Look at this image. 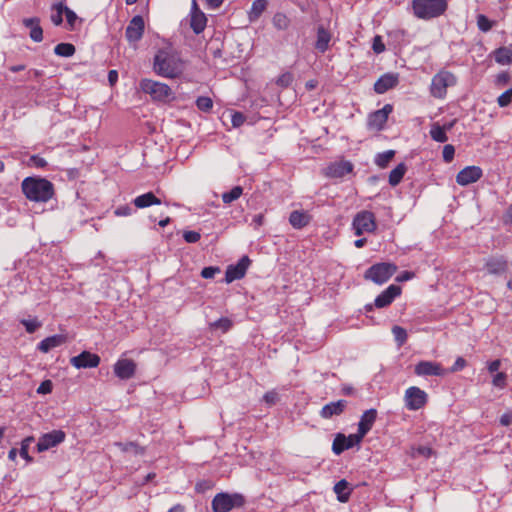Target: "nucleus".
I'll list each match as a JSON object with an SVG mask.
<instances>
[{
	"label": "nucleus",
	"instance_id": "61",
	"mask_svg": "<svg viewBox=\"0 0 512 512\" xmlns=\"http://www.w3.org/2000/svg\"><path fill=\"white\" fill-rule=\"evenodd\" d=\"M467 365V362L464 358L458 357L453 364V366L450 368L451 372H458L461 371L463 368H465Z\"/></svg>",
	"mask_w": 512,
	"mask_h": 512
},
{
	"label": "nucleus",
	"instance_id": "12",
	"mask_svg": "<svg viewBox=\"0 0 512 512\" xmlns=\"http://www.w3.org/2000/svg\"><path fill=\"white\" fill-rule=\"evenodd\" d=\"M66 438V434L62 430H53L51 432L43 434L37 443V451L44 452L50 448L56 447L62 443Z\"/></svg>",
	"mask_w": 512,
	"mask_h": 512
},
{
	"label": "nucleus",
	"instance_id": "7",
	"mask_svg": "<svg viewBox=\"0 0 512 512\" xmlns=\"http://www.w3.org/2000/svg\"><path fill=\"white\" fill-rule=\"evenodd\" d=\"M396 271L397 266L395 264L386 262L376 263L366 270L364 278L381 285L387 282Z\"/></svg>",
	"mask_w": 512,
	"mask_h": 512
},
{
	"label": "nucleus",
	"instance_id": "22",
	"mask_svg": "<svg viewBox=\"0 0 512 512\" xmlns=\"http://www.w3.org/2000/svg\"><path fill=\"white\" fill-rule=\"evenodd\" d=\"M399 82L398 75L393 73L383 74L374 84V91L377 94H384L388 90L397 86Z\"/></svg>",
	"mask_w": 512,
	"mask_h": 512
},
{
	"label": "nucleus",
	"instance_id": "51",
	"mask_svg": "<svg viewBox=\"0 0 512 512\" xmlns=\"http://www.w3.org/2000/svg\"><path fill=\"white\" fill-rule=\"evenodd\" d=\"M292 82H293V74L290 72L283 73L282 75H280L277 78V81H276L277 85L284 87V88L290 86Z\"/></svg>",
	"mask_w": 512,
	"mask_h": 512
},
{
	"label": "nucleus",
	"instance_id": "55",
	"mask_svg": "<svg viewBox=\"0 0 512 512\" xmlns=\"http://www.w3.org/2000/svg\"><path fill=\"white\" fill-rule=\"evenodd\" d=\"M183 238L187 243H196L200 240L201 235L196 231H185Z\"/></svg>",
	"mask_w": 512,
	"mask_h": 512
},
{
	"label": "nucleus",
	"instance_id": "18",
	"mask_svg": "<svg viewBox=\"0 0 512 512\" xmlns=\"http://www.w3.org/2000/svg\"><path fill=\"white\" fill-rule=\"evenodd\" d=\"M445 372L440 363L432 361H420L414 368V373L417 376H443Z\"/></svg>",
	"mask_w": 512,
	"mask_h": 512
},
{
	"label": "nucleus",
	"instance_id": "3",
	"mask_svg": "<svg viewBox=\"0 0 512 512\" xmlns=\"http://www.w3.org/2000/svg\"><path fill=\"white\" fill-rule=\"evenodd\" d=\"M411 8L417 19L428 21L446 13L448 0H412Z\"/></svg>",
	"mask_w": 512,
	"mask_h": 512
},
{
	"label": "nucleus",
	"instance_id": "23",
	"mask_svg": "<svg viewBox=\"0 0 512 512\" xmlns=\"http://www.w3.org/2000/svg\"><path fill=\"white\" fill-rule=\"evenodd\" d=\"M377 418V410L374 408H371L369 410H366L358 423V431L357 433L361 435L363 438L366 436V434L372 429L375 421Z\"/></svg>",
	"mask_w": 512,
	"mask_h": 512
},
{
	"label": "nucleus",
	"instance_id": "16",
	"mask_svg": "<svg viewBox=\"0 0 512 512\" xmlns=\"http://www.w3.org/2000/svg\"><path fill=\"white\" fill-rule=\"evenodd\" d=\"M482 175L483 171L479 166H467L456 175V183L460 186H467L477 182Z\"/></svg>",
	"mask_w": 512,
	"mask_h": 512
},
{
	"label": "nucleus",
	"instance_id": "14",
	"mask_svg": "<svg viewBox=\"0 0 512 512\" xmlns=\"http://www.w3.org/2000/svg\"><path fill=\"white\" fill-rule=\"evenodd\" d=\"M99 355L90 351H83L70 359V364L76 369L96 368L100 364Z\"/></svg>",
	"mask_w": 512,
	"mask_h": 512
},
{
	"label": "nucleus",
	"instance_id": "54",
	"mask_svg": "<svg viewBox=\"0 0 512 512\" xmlns=\"http://www.w3.org/2000/svg\"><path fill=\"white\" fill-rule=\"evenodd\" d=\"M64 14L66 16L68 25L70 26V28H73L77 20L76 13L64 5Z\"/></svg>",
	"mask_w": 512,
	"mask_h": 512
},
{
	"label": "nucleus",
	"instance_id": "2",
	"mask_svg": "<svg viewBox=\"0 0 512 512\" xmlns=\"http://www.w3.org/2000/svg\"><path fill=\"white\" fill-rule=\"evenodd\" d=\"M21 189L25 197L33 202L46 203L54 196V186L45 178L26 177Z\"/></svg>",
	"mask_w": 512,
	"mask_h": 512
},
{
	"label": "nucleus",
	"instance_id": "64",
	"mask_svg": "<svg viewBox=\"0 0 512 512\" xmlns=\"http://www.w3.org/2000/svg\"><path fill=\"white\" fill-rule=\"evenodd\" d=\"M500 424L503 426H509L510 424H512V413L511 412L504 413L500 417Z\"/></svg>",
	"mask_w": 512,
	"mask_h": 512
},
{
	"label": "nucleus",
	"instance_id": "33",
	"mask_svg": "<svg viewBox=\"0 0 512 512\" xmlns=\"http://www.w3.org/2000/svg\"><path fill=\"white\" fill-rule=\"evenodd\" d=\"M407 171V167L404 163L398 164L391 172L389 173V184L391 186H397L403 179L405 173Z\"/></svg>",
	"mask_w": 512,
	"mask_h": 512
},
{
	"label": "nucleus",
	"instance_id": "43",
	"mask_svg": "<svg viewBox=\"0 0 512 512\" xmlns=\"http://www.w3.org/2000/svg\"><path fill=\"white\" fill-rule=\"evenodd\" d=\"M392 333L398 346H402L405 344V342L407 341V332L404 328L395 325L392 328Z\"/></svg>",
	"mask_w": 512,
	"mask_h": 512
},
{
	"label": "nucleus",
	"instance_id": "44",
	"mask_svg": "<svg viewBox=\"0 0 512 512\" xmlns=\"http://www.w3.org/2000/svg\"><path fill=\"white\" fill-rule=\"evenodd\" d=\"M196 106L203 112H209L213 108V101L210 97L200 96L196 100Z\"/></svg>",
	"mask_w": 512,
	"mask_h": 512
},
{
	"label": "nucleus",
	"instance_id": "56",
	"mask_svg": "<svg viewBox=\"0 0 512 512\" xmlns=\"http://www.w3.org/2000/svg\"><path fill=\"white\" fill-rule=\"evenodd\" d=\"M53 384L51 380H44L37 388L38 394H49L52 392Z\"/></svg>",
	"mask_w": 512,
	"mask_h": 512
},
{
	"label": "nucleus",
	"instance_id": "48",
	"mask_svg": "<svg viewBox=\"0 0 512 512\" xmlns=\"http://www.w3.org/2000/svg\"><path fill=\"white\" fill-rule=\"evenodd\" d=\"M263 401L268 406H273L279 401V394L276 390H270L263 395Z\"/></svg>",
	"mask_w": 512,
	"mask_h": 512
},
{
	"label": "nucleus",
	"instance_id": "1",
	"mask_svg": "<svg viewBox=\"0 0 512 512\" xmlns=\"http://www.w3.org/2000/svg\"><path fill=\"white\" fill-rule=\"evenodd\" d=\"M153 68L159 76L172 79L182 74L184 61L173 49H160L154 57Z\"/></svg>",
	"mask_w": 512,
	"mask_h": 512
},
{
	"label": "nucleus",
	"instance_id": "13",
	"mask_svg": "<svg viewBox=\"0 0 512 512\" xmlns=\"http://www.w3.org/2000/svg\"><path fill=\"white\" fill-rule=\"evenodd\" d=\"M251 263L248 256H243L235 265H229L225 272V282L232 283L235 280L242 279Z\"/></svg>",
	"mask_w": 512,
	"mask_h": 512
},
{
	"label": "nucleus",
	"instance_id": "24",
	"mask_svg": "<svg viewBox=\"0 0 512 512\" xmlns=\"http://www.w3.org/2000/svg\"><path fill=\"white\" fill-rule=\"evenodd\" d=\"M347 406V401L340 399L335 402H330L326 405H324L319 414L324 419H330L333 416H338L342 414Z\"/></svg>",
	"mask_w": 512,
	"mask_h": 512
},
{
	"label": "nucleus",
	"instance_id": "31",
	"mask_svg": "<svg viewBox=\"0 0 512 512\" xmlns=\"http://www.w3.org/2000/svg\"><path fill=\"white\" fill-rule=\"evenodd\" d=\"M334 492L337 494V499L341 503H346L351 494V489H349V483L342 479L338 481L333 488Z\"/></svg>",
	"mask_w": 512,
	"mask_h": 512
},
{
	"label": "nucleus",
	"instance_id": "50",
	"mask_svg": "<svg viewBox=\"0 0 512 512\" xmlns=\"http://www.w3.org/2000/svg\"><path fill=\"white\" fill-rule=\"evenodd\" d=\"M454 155H455L454 146L451 144H446L443 147V151H442V156H443L444 162H446V163L452 162L454 159Z\"/></svg>",
	"mask_w": 512,
	"mask_h": 512
},
{
	"label": "nucleus",
	"instance_id": "11",
	"mask_svg": "<svg viewBox=\"0 0 512 512\" xmlns=\"http://www.w3.org/2000/svg\"><path fill=\"white\" fill-rule=\"evenodd\" d=\"M145 23L140 15L134 16L128 23L125 30V37L130 44L138 43L144 34Z\"/></svg>",
	"mask_w": 512,
	"mask_h": 512
},
{
	"label": "nucleus",
	"instance_id": "17",
	"mask_svg": "<svg viewBox=\"0 0 512 512\" xmlns=\"http://www.w3.org/2000/svg\"><path fill=\"white\" fill-rule=\"evenodd\" d=\"M391 104H385L382 109L374 111L368 117V127L371 129L381 130L386 124L389 114L392 113Z\"/></svg>",
	"mask_w": 512,
	"mask_h": 512
},
{
	"label": "nucleus",
	"instance_id": "45",
	"mask_svg": "<svg viewBox=\"0 0 512 512\" xmlns=\"http://www.w3.org/2000/svg\"><path fill=\"white\" fill-rule=\"evenodd\" d=\"M33 440H34V438L32 436H28L25 439H23L21 442V448H20L19 453H20L21 457H23L28 462H31L33 460L32 457L28 453L30 444L33 442Z\"/></svg>",
	"mask_w": 512,
	"mask_h": 512
},
{
	"label": "nucleus",
	"instance_id": "53",
	"mask_svg": "<svg viewBox=\"0 0 512 512\" xmlns=\"http://www.w3.org/2000/svg\"><path fill=\"white\" fill-rule=\"evenodd\" d=\"M507 375L504 372L497 373L492 380L495 387L503 389L506 386Z\"/></svg>",
	"mask_w": 512,
	"mask_h": 512
},
{
	"label": "nucleus",
	"instance_id": "59",
	"mask_svg": "<svg viewBox=\"0 0 512 512\" xmlns=\"http://www.w3.org/2000/svg\"><path fill=\"white\" fill-rule=\"evenodd\" d=\"M231 122L234 127H239L245 122V116L241 112H234L231 116Z\"/></svg>",
	"mask_w": 512,
	"mask_h": 512
},
{
	"label": "nucleus",
	"instance_id": "52",
	"mask_svg": "<svg viewBox=\"0 0 512 512\" xmlns=\"http://www.w3.org/2000/svg\"><path fill=\"white\" fill-rule=\"evenodd\" d=\"M221 270L219 267L217 266H208V267H204L201 271V276L204 278V279H212L214 278V276L218 273H220Z\"/></svg>",
	"mask_w": 512,
	"mask_h": 512
},
{
	"label": "nucleus",
	"instance_id": "42",
	"mask_svg": "<svg viewBox=\"0 0 512 512\" xmlns=\"http://www.w3.org/2000/svg\"><path fill=\"white\" fill-rule=\"evenodd\" d=\"M232 327V321L227 317H222L212 323H210V328L214 330H221L223 333H226Z\"/></svg>",
	"mask_w": 512,
	"mask_h": 512
},
{
	"label": "nucleus",
	"instance_id": "36",
	"mask_svg": "<svg viewBox=\"0 0 512 512\" xmlns=\"http://www.w3.org/2000/svg\"><path fill=\"white\" fill-rule=\"evenodd\" d=\"M395 151L394 150H387L382 153H378L375 157V164L379 168H386L390 161L394 158Z\"/></svg>",
	"mask_w": 512,
	"mask_h": 512
},
{
	"label": "nucleus",
	"instance_id": "63",
	"mask_svg": "<svg viewBox=\"0 0 512 512\" xmlns=\"http://www.w3.org/2000/svg\"><path fill=\"white\" fill-rule=\"evenodd\" d=\"M416 453L418 455H421L425 458H429L433 455V450L432 448L430 447H427V446H419L417 449H416Z\"/></svg>",
	"mask_w": 512,
	"mask_h": 512
},
{
	"label": "nucleus",
	"instance_id": "20",
	"mask_svg": "<svg viewBox=\"0 0 512 512\" xmlns=\"http://www.w3.org/2000/svg\"><path fill=\"white\" fill-rule=\"evenodd\" d=\"M402 289L400 286L391 284L384 291L379 294L374 301V305L377 308L388 307L396 297L400 296Z\"/></svg>",
	"mask_w": 512,
	"mask_h": 512
},
{
	"label": "nucleus",
	"instance_id": "5",
	"mask_svg": "<svg viewBox=\"0 0 512 512\" xmlns=\"http://www.w3.org/2000/svg\"><path fill=\"white\" fill-rule=\"evenodd\" d=\"M139 85L140 89L149 94L154 101L167 102L172 99V89L165 83L152 79H142Z\"/></svg>",
	"mask_w": 512,
	"mask_h": 512
},
{
	"label": "nucleus",
	"instance_id": "27",
	"mask_svg": "<svg viewBox=\"0 0 512 512\" xmlns=\"http://www.w3.org/2000/svg\"><path fill=\"white\" fill-rule=\"evenodd\" d=\"M311 215L302 210H295L290 213L289 223L295 229H302L311 222Z\"/></svg>",
	"mask_w": 512,
	"mask_h": 512
},
{
	"label": "nucleus",
	"instance_id": "38",
	"mask_svg": "<svg viewBox=\"0 0 512 512\" xmlns=\"http://www.w3.org/2000/svg\"><path fill=\"white\" fill-rule=\"evenodd\" d=\"M243 193V188L241 186H234L230 191L224 192L222 194V201L225 204H230L233 201L239 199Z\"/></svg>",
	"mask_w": 512,
	"mask_h": 512
},
{
	"label": "nucleus",
	"instance_id": "47",
	"mask_svg": "<svg viewBox=\"0 0 512 512\" xmlns=\"http://www.w3.org/2000/svg\"><path fill=\"white\" fill-rule=\"evenodd\" d=\"M477 26L480 31L488 32L489 30L492 29L493 23L485 15L479 14L477 16Z\"/></svg>",
	"mask_w": 512,
	"mask_h": 512
},
{
	"label": "nucleus",
	"instance_id": "32",
	"mask_svg": "<svg viewBox=\"0 0 512 512\" xmlns=\"http://www.w3.org/2000/svg\"><path fill=\"white\" fill-rule=\"evenodd\" d=\"M493 54L495 61L500 65H509L512 63V49L509 47L497 48Z\"/></svg>",
	"mask_w": 512,
	"mask_h": 512
},
{
	"label": "nucleus",
	"instance_id": "8",
	"mask_svg": "<svg viewBox=\"0 0 512 512\" xmlns=\"http://www.w3.org/2000/svg\"><path fill=\"white\" fill-rule=\"evenodd\" d=\"M352 227L356 236L373 233L377 229L374 213L367 210L358 212L353 218Z\"/></svg>",
	"mask_w": 512,
	"mask_h": 512
},
{
	"label": "nucleus",
	"instance_id": "30",
	"mask_svg": "<svg viewBox=\"0 0 512 512\" xmlns=\"http://www.w3.org/2000/svg\"><path fill=\"white\" fill-rule=\"evenodd\" d=\"M331 40V35L328 30H326L323 26L318 27L317 29V40L315 43V47L318 51L324 53L329 46V42Z\"/></svg>",
	"mask_w": 512,
	"mask_h": 512
},
{
	"label": "nucleus",
	"instance_id": "19",
	"mask_svg": "<svg viewBox=\"0 0 512 512\" xmlns=\"http://www.w3.org/2000/svg\"><path fill=\"white\" fill-rule=\"evenodd\" d=\"M485 269L491 275H501L508 271L509 262L503 255L491 256L485 260Z\"/></svg>",
	"mask_w": 512,
	"mask_h": 512
},
{
	"label": "nucleus",
	"instance_id": "62",
	"mask_svg": "<svg viewBox=\"0 0 512 512\" xmlns=\"http://www.w3.org/2000/svg\"><path fill=\"white\" fill-rule=\"evenodd\" d=\"M510 80V75L507 72H501L496 77V85L504 86Z\"/></svg>",
	"mask_w": 512,
	"mask_h": 512
},
{
	"label": "nucleus",
	"instance_id": "40",
	"mask_svg": "<svg viewBox=\"0 0 512 512\" xmlns=\"http://www.w3.org/2000/svg\"><path fill=\"white\" fill-rule=\"evenodd\" d=\"M52 9L54 12L51 14V21L54 25L59 26L63 22L64 4L61 2L54 4Z\"/></svg>",
	"mask_w": 512,
	"mask_h": 512
},
{
	"label": "nucleus",
	"instance_id": "37",
	"mask_svg": "<svg viewBox=\"0 0 512 512\" xmlns=\"http://www.w3.org/2000/svg\"><path fill=\"white\" fill-rule=\"evenodd\" d=\"M75 51V46L71 43H59L54 48V53L61 57H71Z\"/></svg>",
	"mask_w": 512,
	"mask_h": 512
},
{
	"label": "nucleus",
	"instance_id": "60",
	"mask_svg": "<svg viewBox=\"0 0 512 512\" xmlns=\"http://www.w3.org/2000/svg\"><path fill=\"white\" fill-rule=\"evenodd\" d=\"M30 163L37 168H44L47 165V161L38 155H32Z\"/></svg>",
	"mask_w": 512,
	"mask_h": 512
},
{
	"label": "nucleus",
	"instance_id": "29",
	"mask_svg": "<svg viewBox=\"0 0 512 512\" xmlns=\"http://www.w3.org/2000/svg\"><path fill=\"white\" fill-rule=\"evenodd\" d=\"M207 25V18L203 12L190 14V27L195 34L202 33Z\"/></svg>",
	"mask_w": 512,
	"mask_h": 512
},
{
	"label": "nucleus",
	"instance_id": "10",
	"mask_svg": "<svg viewBox=\"0 0 512 512\" xmlns=\"http://www.w3.org/2000/svg\"><path fill=\"white\" fill-rule=\"evenodd\" d=\"M362 440L363 437L358 433L350 434L348 436L342 433H338L336 434L333 440L332 451L335 455H340L345 450H348L356 445H359Z\"/></svg>",
	"mask_w": 512,
	"mask_h": 512
},
{
	"label": "nucleus",
	"instance_id": "28",
	"mask_svg": "<svg viewBox=\"0 0 512 512\" xmlns=\"http://www.w3.org/2000/svg\"><path fill=\"white\" fill-rule=\"evenodd\" d=\"M161 203V200L156 197L153 192L144 193L133 200V204L138 209H144L153 205H160Z\"/></svg>",
	"mask_w": 512,
	"mask_h": 512
},
{
	"label": "nucleus",
	"instance_id": "34",
	"mask_svg": "<svg viewBox=\"0 0 512 512\" xmlns=\"http://www.w3.org/2000/svg\"><path fill=\"white\" fill-rule=\"evenodd\" d=\"M267 7V1L266 0H254L251 9L248 13L249 20L251 22L256 21L262 13L265 11Z\"/></svg>",
	"mask_w": 512,
	"mask_h": 512
},
{
	"label": "nucleus",
	"instance_id": "15",
	"mask_svg": "<svg viewBox=\"0 0 512 512\" xmlns=\"http://www.w3.org/2000/svg\"><path fill=\"white\" fill-rule=\"evenodd\" d=\"M353 164L348 160H339L330 163L325 169L324 174L329 178H342L353 171Z\"/></svg>",
	"mask_w": 512,
	"mask_h": 512
},
{
	"label": "nucleus",
	"instance_id": "46",
	"mask_svg": "<svg viewBox=\"0 0 512 512\" xmlns=\"http://www.w3.org/2000/svg\"><path fill=\"white\" fill-rule=\"evenodd\" d=\"M512 102V87L507 89L497 98V104L499 107L504 108L511 104Z\"/></svg>",
	"mask_w": 512,
	"mask_h": 512
},
{
	"label": "nucleus",
	"instance_id": "21",
	"mask_svg": "<svg viewBox=\"0 0 512 512\" xmlns=\"http://www.w3.org/2000/svg\"><path fill=\"white\" fill-rule=\"evenodd\" d=\"M136 363L132 359H119L114 364L115 375L122 380H128L135 375Z\"/></svg>",
	"mask_w": 512,
	"mask_h": 512
},
{
	"label": "nucleus",
	"instance_id": "35",
	"mask_svg": "<svg viewBox=\"0 0 512 512\" xmlns=\"http://www.w3.org/2000/svg\"><path fill=\"white\" fill-rule=\"evenodd\" d=\"M430 137L439 143H444L448 140L445 129L442 128L438 123H434L430 129Z\"/></svg>",
	"mask_w": 512,
	"mask_h": 512
},
{
	"label": "nucleus",
	"instance_id": "9",
	"mask_svg": "<svg viewBox=\"0 0 512 512\" xmlns=\"http://www.w3.org/2000/svg\"><path fill=\"white\" fill-rule=\"evenodd\" d=\"M405 407L410 411L423 408L428 402V394L417 386H411L405 390Z\"/></svg>",
	"mask_w": 512,
	"mask_h": 512
},
{
	"label": "nucleus",
	"instance_id": "26",
	"mask_svg": "<svg viewBox=\"0 0 512 512\" xmlns=\"http://www.w3.org/2000/svg\"><path fill=\"white\" fill-rule=\"evenodd\" d=\"M23 25L30 29L29 36L34 42H41L43 40V29L40 26L39 18H25Z\"/></svg>",
	"mask_w": 512,
	"mask_h": 512
},
{
	"label": "nucleus",
	"instance_id": "41",
	"mask_svg": "<svg viewBox=\"0 0 512 512\" xmlns=\"http://www.w3.org/2000/svg\"><path fill=\"white\" fill-rule=\"evenodd\" d=\"M273 25L278 30H285L289 27L290 20L284 13H276L272 19Z\"/></svg>",
	"mask_w": 512,
	"mask_h": 512
},
{
	"label": "nucleus",
	"instance_id": "57",
	"mask_svg": "<svg viewBox=\"0 0 512 512\" xmlns=\"http://www.w3.org/2000/svg\"><path fill=\"white\" fill-rule=\"evenodd\" d=\"M372 49L376 54H380L385 50V45L381 36L377 35L373 39Z\"/></svg>",
	"mask_w": 512,
	"mask_h": 512
},
{
	"label": "nucleus",
	"instance_id": "39",
	"mask_svg": "<svg viewBox=\"0 0 512 512\" xmlns=\"http://www.w3.org/2000/svg\"><path fill=\"white\" fill-rule=\"evenodd\" d=\"M115 445L118 448H120V450L123 452L133 451L135 454H140V455L144 454V452H145V449L143 447H140L135 442H127V443L116 442Z\"/></svg>",
	"mask_w": 512,
	"mask_h": 512
},
{
	"label": "nucleus",
	"instance_id": "4",
	"mask_svg": "<svg viewBox=\"0 0 512 512\" xmlns=\"http://www.w3.org/2000/svg\"><path fill=\"white\" fill-rule=\"evenodd\" d=\"M457 76L446 69H440L431 79L429 86L430 95L438 100H444L447 97L448 88L457 84Z\"/></svg>",
	"mask_w": 512,
	"mask_h": 512
},
{
	"label": "nucleus",
	"instance_id": "6",
	"mask_svg": "<svg viewBox=\"0 0 512 512\" xmlns=\"http://www.w3.org/2000/svg\"><path fill=\"white\" fill-rule=\"evenodd\" d=\"M245 504V498L243 495L234 493H218L214 496L211 506L213 512H229L233 508L242 507Z\"/></svg>",
	"mask_w": 512,
	"mask_h": 512
},
{
	"label": "nucleus",
	"instance_id": "49",
	"mask_svg": "<svg viewBox=\"0 0 512 512\" xmlns=\"http://www.w3.org/2000/svg\"><path fill=\"white\" fill-rule=\"evenodd\" d=\"M21 324L25 327L28 333H34L40 326L41 323L37 319L27 320L23 319Z\"/></svg>",
	"mask_w": 512,
	"mask_h": 512
},
{
	"label": "nucleus",
	"instance_id": "25",
	"mask_svg": "<svg viewBox=\"0 0 512 512\" xmlns=\"http://www.w3.org/2000/svg\"><path fill=\"white\" fill-rule=\"evenodd\" d=\"M66 342V336L61 334H56L49 336L45 339H43L41 342H39L37 348L42 353H48L50 350L61 346Z\"/></svg>",
	"mask_w": 512,
	"mask_h": 512
},
{
	"label": "nucleus",
	"instance_id": "58",
	"mask_svg": "<svg viewBox=\"0 0 512 512\" xmlns=\"http://www.w3.org/2000/svg\"><path fill=\"white\" fill-rule=\"evenodd\" d=\"M114 214L118 217H126L132 214V208L129 205H121L117 207Z\"/></svg>",
	"mask_w": 512,
	"mask_h": 512
}]
</instances>
